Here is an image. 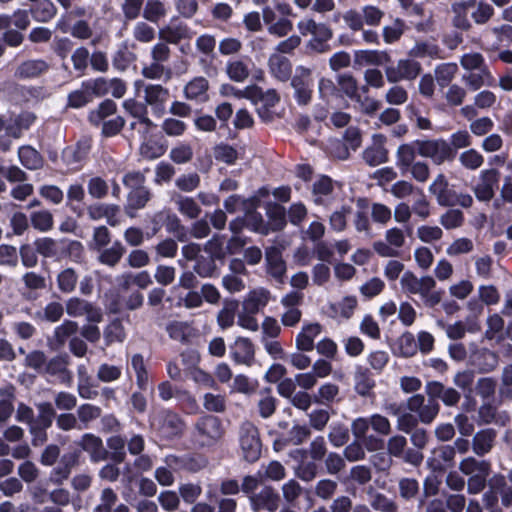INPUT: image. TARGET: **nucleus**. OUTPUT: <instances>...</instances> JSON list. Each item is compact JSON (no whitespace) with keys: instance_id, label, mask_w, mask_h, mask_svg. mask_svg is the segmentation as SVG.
<instances>
[{"instance_id":"1","label":"nucleus","mask_w":512,"mask_h":512,"mask_svg":"<svg viewBox=\"0 0 512 512\" xmlns=\"http://www.w3.org/2000/svg\"><path fill=\"white\" fill-rule=\"evenodd\" d=\"M370 429L376 435L385 437L391 432V423L387 417L378 413L368 417H358L352 421L351 432L354 438L363 441L367 450L375 451L382 447L383 441L373 435H368Z\"/></svg>"},{"instance_id":"2","label":"nucleus","mask_w":512,"mask_h":512,"mask_svg":"<svg viewBox=\"0 0 512 512\" xmlns=\"http://www.w3.org/2000/svg\"><path fill=\"white\" fill-rule=\"evenodd\" d=\"M404 293L419 295L427 306L433 307L440 303L442 293L435 291L436 281L430 275L417 277L412 271H405L400 279Z\"/></svg>"},{"instance_id":"3","label":"nucleus","mask_w":512,"mask_h":512,"mask_svg":"<svg viewBox=\"0 0 512 512\" xmlns=\"http://www.w3.org/2000/svg\"><path fill=\"white\" fill-rule=\"evenodd\" d=\"M224 429L219 418L215 416L201 417L195 424V439L202 446H211L223 436Z\"/></svg>"},{"instance_id":"4","label":"nucleus","mask_w":512,"mask_h":512,"mask_svg":"<svg viewBox=\"0 0 512 512\" xmlns=\"http://www.w3.org/2000/svg\"><path fill=\"white\" fill-rule=\"evenodd\" d=\"M417 147L420 156L430 158L436 165H441L454 157L452 147L443 139L417 140Z\"/></svg>"},{"instance_id":"5","label":"nucleus","mask_w":512,"mask_h":512,"mask_svg":"<svg viewBox=\"0 0 512 512\" xmlns=\"http://www.w3.org/2000/svg\"><path fill=\"white\" fill-rule=\"evenodd\" d=\"M297 28L301 35L307 36L311 34L314 38L309 45L316 48L319 52H325L326 47L323 42L332 38L331 29L324 23H318L313 18H303L297 23Z\"/></svg>"},{"instance_id":"6","label":"nucleus","mask_w":512,"mask_h":512,"mask_svg":"<svg viewBox=\"0 0 512 512\" xmlns=\"http://www.w3.org/2000/svg\"><path fill=\"white\" fill-rule=\"evenodd\" d=\"M240 447L246 460L256 461L261 454V442L257 427L251 422H244L239 432Z\"/></svg>"},{"instance_id":"7","label":"nucleus","mask_w":512,"mask_h":512,"mask_svg":"<svg viewBox=\"0 0 512 512\" xmlns=\"http://www.w3.org/2000/svg\"><path fill=\"white\" fill-rule=\"evenodd\" d=\"M421 64L413 59H400L396 65L385 68V76L389 83L395 84L402 80L412 81L421 73Z\"/></svg>"},{"instance_id":"8","label":"nucleus","mask_w":512,"mask_h":512,"mask_svg":"<svg viewBox=\"0 0 512 512\" xmlns=\"http://www.w3.org/2000/svg\"><path fill=\"white\" fill-rule=\"evenodd\" d=\"M151 424L165 438L180 435L184 428L180 417L171 411L158 412L153 416Z\"/></svg>"},{"instance_id":"9","label":"nucleus","mask_w":512,"mask_h":512,"mask_svg":"<svg viewBox=\"0 0 512 512\" xmlns=\"http://www.w3.org/2000/svg\"><path fill=\"white\" fill-rule=\"evenodd\" d=\"M294 97L299 105H307L312 98L313 79L311 71L305 67H298L291 80Z\"/></svg>"},{"instance_id":"10","label":"nucleus","mask_w":512,"mask_h":512,"mask_svg":"<svg viewBox=\"0 0 512 512\" xmlns=\"http://www.w3.org/2000/svg\"><path fill=\"white\" fill-rule=\"evenodd\" d=\"M499 182V172L494 169H486L480 172L478 181L473 187L475 197L481 202H489L495 195V188Z\"/></svg>"},{"instance_id":"11","label":"nucleus","mask_w":512,"mask_h":512,"mask_svg":"<svg viewBox=\"0 0 512 512\" xmlns=\"http://www.w3.org/2000/svg\"><path fill=\"white\" fill-rule=\"evenodd\" d=\"M65 307L66 313L71 317L85 316L87 321L93 323L102 321L103 314L101 309L86 300L72 297L67 300Z\"/></svg>"},{"instance_id":"12","label":"nucleus","mask_w":512,"mask_h":512,"mask_svg":"<svg viewBox=\"0 0 512 512\" xmlns=\"http://www.w3.org/2000/svg\"><path fill=\"white\" fill-rule=\"evenodd\" d=\"M230 354L235 363L250 366L255 358L254 345L246 337H237L230 345Z\"/></svg>"},{"instance_id":"13","label":"nucleus","mask_w":512,"mask_h":512,"mask_svg":"<svg viewBox=\"0 0 512 512\" xmlns=\"http://www.w3.org/2000/svg\"><path fill=\"white\" fill-rule=\"evenodd\" d=\"M194 36V32L187 24H169L161 27L158 31L160 40L177 45L181 41L190 40Z\"/></svg>"},{"instance_id":"14","label":"nucleus","mask_w":512,"mask_h":512,"mask_svg":"<svg viewBox=\"0 0 512 512\" xmlns=\"http://www.w3.org/2000/svg\"><path fill=\"white\" fill-rule=\"evenodd\" d=\"M208 90V80L203 76H196L186 83L183 94L189 101L205 103L209 100Z\"/></svg>"},{"instance_id":"15","label":"nucleus","mask_w":512,"mask_h":512,"mask_svg":"<svg viewBox=\"0 0 512 512\" xmlns=\"http://www.w3.org/2000/svg\"><path fill=\"white\" fill-rule=\"evenodd\" d=\"M250 501L255 512L261 509L274 512L280 505V497L272 487H264L258 494L251 496Z\"/></svg>"},{"instance_id":"16","label":"nucleus","mask_w":512,"mask_h":512,"mask_svg":"<svg viewBox=\"0 0 512 512\" xmlns=\"http://www.w3.org/2000/svg\"><path fill=\"white\" fill-rule=\"evenodd\" d=\"M429 192L436 198L440 206L448 207L453 199L455 190H453L445 175L438 174L428 188Z\"/></svg>"},{"instance_id":"17","label":"nucleus","mask_w":512,"mask_h":512,"mask_svg":"<svg viewBox=\"0 0 512 512\" xmlns=\"http://www.w3.org/2000/svg\"><path fill=\"white\" fill-rule=\"evenodd\" d=\"M144 98L147 105L152 107V110L158 114L162 115L165 111V103L169 98L168 89L162 87L161 85H148L144 90Z\"/></svg>"},{"instance_id":"18","label":"nucleus","mask_w":512,"mask_h":512,"mask_svg":"<svg viewBox=\"0 0 512 512\" xmlns=\"http://www.w3.org/2000/svg\"><path fill=\"white\" fill-rule=\"evenodd\" d=\"M250 101L255 105L262 103V107L257 109L258 114L264 121H270L272 120L270 109L276 106L280 101V97L275 89L263 91L262 88L258 86L257 96L250 99Z\"/></svg>"},{"instance_id":"19","label":"nucleus","mask_w":512,"mask_h":512,"mask_svg":"<svg viewBox=\"0 0 512 512\" xmlns=\"http://www.w3.org/2000/svg\"><path fill=\"white\" fill-rule=\"evenodd\" d=\"M271 299L272 295L268 289L258 287L247 293L243 300L242 307L243 310L258 313L270 302Z\"/></svg>"},{"instance_id":"20","label":"nucleus","mask_w":512,"mask_h":512,"mask_svg":"<svg viewBox=\"0 0 512 512\" xmlns=\"http://www.w3.org/2000/svg\"><path fill=\"white\" fill-rule=\"evenodd\" d=\"M358 307V299L354 295H347L329 305L332 318L337 320L350 319Z\"/></svg>"},{"instance_id":"21","label":"nucleus","mask_w":512,"mask_h":512,"mask_svg":"<svg viewBox=\"0 0 512 512\" xmlns=\"http://www.w3.org/2000/svg\"><path fill=\"white\" fill-rule=\"evenodd\" d=\"M322 327L318 323L305 324L295 339L296 348L302 352L314 349V340L321 333Z\"/></svg>"},{"instance_id":"22","label":"nucleus","mask_w":512,"mask_h":512,"mask_svg":"<svg viewBox=\"0 0 512 512\" xmlns=\"http://www.w3.org/2000/svg\"><path fill=\"white\" fill-rule=\"evenodd\" d=\"M267 272L278 282H283L286 273V265L277 248H269L266 251Z\"/></svg>"},{"instance_id":"23","label":"nucleus","mask_w":512,"mask_h":512,"mask_svg":"<svg viewBox=\"0 0 512 512\" xmlns=\"http://www.w3.org/2000/svg\"><path fill=\"white\" fill-rule=\"evenodd\" d=\"M417 154V141L405 143L398 147L396 151V165L402 173L407 172L408 168L416 162L415 159Z\"/></svg>"},{"instance_id":"24","label":"nucleus","mask_w":512,"mask_h":512,"mask_svg":"<svg viewBox=\"0 0 512 512\" xmlns=\"http://www.w3.org/2000/svg\"><path fill=\"white\" fill-rule=\"evenodd\" d=\"M496 432L493 429L478 431L472 439V448L476 455L483 456L491 451L494 446Z\"/></svg>"},{"instance_id":"25","label":"nucleus","mask_w":512,"mask_h":512,"mask_svg":"<svg viewBox=\"0 0 512 512\" xmlns=\"http://www.w3.org/2000/svg\"><path fill=\"white\" fill-rule=\"evenodd\" d=\"M79 445L90 454L91 460L94 462H99L105 460L107 452L103 447L102 440L93 435V434H85Z\"/></svg>"},{"instance_id":"26","label":"nucleus","mask_w":512,"mask_h":512,"mask_svg":"<svg viewBox=\"0 0 512 512\" xmlns=\"http://www.w3.org/2000/svg\"><path fill=\"white\" fill-rule=\"evenodd\" d=\"M390 62V56L384 51L358 50L355 52V63L359 65H384Z\"/></svg>"},{"instance_id":"27","label":"nucleus","mask_w":512,"mask_h":512,"mask_svg":"<svg viewBox=\"0 0 512 512\" xmlns=\"http://www.w3.org/2000/svg\"><path fill=\"white\" fill-rule=\"evenodd\" d=\"M462 80L473 91L479 90L482 86H491L494 83V77L488 67L470 72L464 75Z\"/></svg>"},{"instance_id":"28","label":"nucleus","mask_w":512,"mask_h":512,"mask_svg":"<svg viewBox=\"0 0 512 512\" xmlns=\"http://www.w3.org/2000/svg\"><path fill=\"white\" fill-rule=\"evenodd\" d=\"M150 199V192L145 187L132 190L128 195V203L125 207L126 214L133 218L135 217L136 210L145 207Z\"/></svg>"},{"instance_id":"29","label":"nucleus","mask_w":512,"mask_h":512,"mask_svg":"<svg viewBox=\"0 0 512 512\" xmlns=\"http://www.w3.org/2000/svg\"><path fill=\"white\" fill-rule=\"evenodd\" d=\"M417 353V343L411 332H405L395 342L394 354L409 358Z\"/></svg>"},{"instance_id":"30","label":"nucleus","mask_w":512,"mask_h":512,"mask_svg":"<svg viewBox=\"0 0 512 512\" xmlns=\"http://www.w3.org/2000/svg\"><path fill=\"white\" fill-rule=\"evenodd\" d=\"M268 65L271 73L281 81L287 80L292 71L289 60L279 54H272L269 57Z\"/></svg>"},{"instance_id":"31","label":"nucleus","mask_w":512,"mask_h":512,"mask_svg":"<svg viewBox=\"0 0 512 512\" xmlns=\"http://www.w3.org/2000/svg\"><path fill=\"white\" fill-rule=\"evenodd\" d=\"M409 56L412 58H441V49L437 44L431 41L416 42L410 49Z\"/></svg>"},{"instance_id":"32","label":"nucleus","mask_w":512,"mask_h":512,"mask_svg":"<svg viewBox=\"0 0 512 512\" xmlns=\"http://www.w3.org/2000/svg\"><path fill=\"white\" fill-rule=\"evenodd\" d=\"M18 157L24 167L29 170H37L43 166V158L39 152L31 146H22L18 150Z\"/></svg>"},{"instance_id":"33","label":"nucleus","mask_w":512,"mask_h":512,"mask_svg":"<svg viewBox=\"0 0 512 512\" xmlns=\"http://www.w3.org/2000/svg\"><path fill=\"white\" fill-rule=\"evenodd\" d=\"M226 74L230 80L242 83L250 75L249 63L242 59H234L226 65Z\"/></svg>"},{"instance_id":"34","label":"nucleus","mask_w":512,"mask_h":512,"mask_svg":"<svg viewBox=\"0 0 512 512\" xmlns=\"http://www.w3.org/2000/svg\"><path fill=\"white\" fill-rule=\"evenodd\" d=\"M33 18L37 22L46 23L57 14V8L51 0H41L31 9Z\"/></svg>"},{"instance_id":"35","label":"nucleus","mask_w":512,"mask_h":512,"mask_svg":"<svg viewBox=\"0 0 512 512\" xmlns=\"http://www.w3.org/2000/svg\"><path fill=\"white\" fill-rule=\"evenodd\" d=\"M166 331L170 338L179 341L187 342L194 335V329L190 324L183 321H173L166 327Z\"/></svg>"},{"instance_id":"36","label":"nucleus","mask_w":512,"mask_h":512,"mask_svg":"<svg viewBox=\"0 0 512 512\" xmlns=\"http://www.w3.org/2000/svg\"><path fill=\"white\" fill-rule=\"evenodd\" d=\"M98 252L99 262L104 265L113 267L120 261V259L124 255L125 248L119 241H116L112 244L111 247L104 248Z\"/></svg>"},{"instance_id":"37","label":"nucleus","mask_w":512,"mask_h":512,"mask_svg":"<svg viewBox=\"0 0 512 512\" xmlns=\"http://www.w3.org/2000/svg\"><path fill=\"white\" fill-rule=\"evenodd\" d=\"M14 391L13 386L0 388V422H6L14 411Z\"/></svg>"},{"instance_id":"38","label":"nucleus","mask_w":512,"mask_h":512,"mask_svg":"<svg viewBox=\"0 0 512 512\" xmlns=\"http://www.w3.org/2000/svg\"><path fill=\"white\" fill-rule=\"evenodd\" d=\"M103 337L107 346L122 343L126 338V333L121 320L115 319L110 322L103 331Z\"/></svg>"},{"instance_id":"39","label":"nucleus","mask_w":512,"mask_h":512,"mask_svg":"<svg viewBox=\"0 0 512 512\" xmlns=\"http://www.w3.org/2000/svg\"><path fill=\"white\" fill-rule=\"evenodd\" d=\"M143 18L151 23H158L167 15V8L160 0H147L143 9Z\"/></svg>"},{"instance_id":"40","label":"nucleus","mask_w":512,"mask_h":512,"mask_svg":"<svg viewBox=\"0 0 512 512\" xmlns=\"http://www.w3.org/2000/svg\"><path fill=\"white\" fill-rule=\"evenodd\" d=\"M47 67L43 60H28L18 66L15 74L21 78L36 77L45 72Z\"/></svg>"},{"instance_id":"41","label":"nucleus","mask_w":512,"mask_h":512,"mask_svg":"<svg viewBox=\"0 0 512 512\" xmlns=\"http://www.w3.org/2000/svg\"><path fill=\"white\" fill-rule=\"evenodd\" d=\"M433 459L429 460L433 469H443L452 464L455 450L452 446H442L433 451Z\"/></svg>"},{"instance_id":"42","label":"nucleus","mask_w":512,"mask_h":512,"mask_svg":"<svg viewBox=\"0 0 512 512\" xmlns=\"http://www.w3.org/2000/svg\"><path fill=\"white\" fill-rule=\"evenodd\" d=\"M475 6L474 0L459 1L453 5V11L455 13L454 24L458 28L468 29L470 22L468 20V12Z\"/></svg>"},{"instance_id":"43","label":"nucleus","mask_w":512,"mask_h":512,"mask_svg":"<svg viewBox=\"0 0 512 512\" xmlns=\"http://www.w3.org/2000/svg\"><path fill=\"white\" fill-rule=\"evenodd\" d=\"M258 93V86L248 85L243 89H238L232 85L224 84L220 88V94L222 96H233L237 99H247L250 101V99H253L257 96Z\"/></svg>"},{"instance_id":"44","label":"nucleus","mask_w":512,"mask_h":512,"mask_svg":"<svg viewBox=\"0 0 512 512\" xmlns=\"http://www.w3.org/2000/svg\"><path fill=\"white\" fill-rule=\"evenodd\" d=\"M131 367L136 374L137 385L145 390L148 386L149 377L146 365L141 354H134L131 358Z\"/></svg>"},{"instance_id":"45","label":"nucleus","mask_w":512,"mask_h":512,"mask_svg":"<svg viewBox=\"0 0 512 512\" xmlns=\"http://www.w3.org/2000/svg\"><path fill=\"white\" fill-rule=\"evenodd\" d=\"M123 107L133 117L138 118L141 124H144L146 127L153 126L152 121L147 117V108L142 103H139L133 99H128L124 101Z\"/></svg>"},{"instance_id":"46","label":"nucleus","mask_w":512,"mask_h":512,"mask_svg":"<svg viewBox=\"0 0 512 512\" xmlns=\"http://www.w3.org/2000/svg\"><path fill=\"white\" fill-rule=\"evenodd\" d=\"M32 226L41 232H47L53 228V215L48 210L33 212L30 216Z\"/></svg>"},{"instance_id":"47","label":"nucleus","mask_w":512,"mask_h":512,"mask_svg":"<svg viewBox=\"0 0 512 512\" xmlns=\"http://www.w3.org/2000/svg\"><path fill=\"white\" fill-rule=\"evenodd\" d=\"M363 159L370 166H377L388 160V152L381 145L369 147L363 152Z\"/></svg>"},{"instance_id":"48","label":"nucleus","mask_w":512,"mask_h":512,"mask_svg":"<svg viewBox=\"0 0 512 512\" xmlns=\"http://www.w3.org/2000/svg\"><path fill=\"white\" fill-rule=\"evenodd\" d=\"M459 469L466 475H474L481 472H489L490 464L487 461H478L473 457H467L460 462Z\"/></svg>"},{"instance_id":"49","label":"nucleus","mask_w":512,"mask_h":512,"mask_svg":"<svg viewBox=\"0 0 512 512\" xmlns=\"http://www.w3.org/2000/svg\"><path fill=\"white\" fill-rule=\"evenodd\" d=\"M458 67L455 63H443L435 68L437 83L444 87L448 85L457 73Z\"/></svg>"},{"instance_id":"50","label":"nucleus","mask_w":512,"mask_h":512,"mask_svg":"<svg viewBox=\"0 0 512 512\" xmlns=\"http://www.w3.org/2000/svg\"><path fill=\"white\" fill-rule=\"evenodd\" d=\"M352 208L343 205L340 209L334 211L329 219L330 227L336 232H342L347 226V217L350 216Z\"/></svg>"},{"instance_id":"51","label":"nucleus","mask_w":512,"mask_h":512,"mask_svg":"<svg viewBox=\"0 0 512 512\" xmlns=\"http://www.w3.org/2000/svg\"><path fill=\"white\" fill-rule=\"evenodd\" d=\"M385 288V282L379 277L368 279L359 287V292L365 298H373L382 293Z\"/></svg>"},{"instance_id":"52","label":"nucleus","mask_w":512,"mask_h":512,"mask_svg":"<svg viewBox=\"0 0 512 512\" xmlns=\"http://www.w3.org/2000/svg\"><path fill=\"white\" fill-rule=\"evenodd\" d=\"M405 31V23L400 20H394L390 25L383 27V39L385 43L392 44L398 41Z\"/></svg>"},{"instance_id":"53","label":"nucleus","mask_w":512,"mask_h":512,"mask_svg":"<svg viewBox=\"0 0 512 512\" xmlns=\"http://www.w3.org/2000/svg\"><path fill=\"white\" fill-rule=\"evenodd\" d=\"M78 276L72 268H67L57 277L58 288L64 293L72 292L77 284Z\"/></svg>"},{"instance_id":"54","label":"nucleus","mask_w":512,"mask_h":512,"mask_svg":"<svg viewBox=\"0 0 512 512\" xmlns=\"http://www.w3.org/2000/svg\"><path fill=\"white\" fill-rule=\"evenodd\" d=\"M439 222L447 230L456 229L462 226L464 215L460 210L450 209L440 216Z\"/></svg>"},{"instance_id":"55","label":"nucleus","mask_w":512,"mask_h":512,"mask_svg":"<svg viewBox=\"0 0 512 512\" xmlns=\"http://www.w3.org/2000/svg\"><path fill=\"white\" fill-rule=\"evenodd\" d=\"M36 251L44 257L56 258L59 255V245L51 238H41L35 241Z\"/></svg>"},{"instance_id":"56","label":"nucleus","mask_w":512,"mask_h":512,"mask_svg":"<svg viewBox=\"0 0 512 512\" xmlns=\"http://www.w3.org/2000/svg\"><path fill=\"white\" fill-rule=\"evenodd\" d=\"M258 409L262 418H269L274 414L276 410V399L271 395L270 389L261 392Z\"/></svg>"},{"instance_id":"57","label":"nucleus","mask_w":512,"mask_h":512,"mask_svg":"<svg viewBox=\"0 0 512 512\" xmlns=\"http://www.w3.org/2000/svg\"><path fill=\"white\" fill-rule=\"evenodd\" d=\"M45 370L51 375H60L63 380H71V374L67 370V361L64 357H55L51 359L45 366Z\"/></svg>"},{"instance_id":"58","label":"nucleus","mask_w":512,"mask_h":512,"mask_svg":"<svg viewBox=\"0 0 512 512\" xmlns=\"http://www.w3.org/2000/svg\"><path fill=\"white\" fill-rule=\"evenodd\" d=\"M408 100V92L407 90L395 83L391 86L385 93V101L390 105H403Z\"/></svg>"},{"instance_id":"59","label":"nucleus","mask_w":512,"mask_h":512,"mask_svg":"<svg viewBox=\"0 0 512 512\" xmlns=\"http://www.w3.org/2000/svg\"><path fill=\"white\" fill-rule=\"evenodd\" d=\"M416 234L423 243H433L443 237V230L439 226L421 225Z\"/></svg>"},{"instance_id":"60","label":"nucleus","mask_w":512,"mask_h":512,"mask_svg":"<svg viewBox=\"0 0 512 512\" xmlns=\"http://www.w3.org/2000/svg\"><path fill=\"white\" fill-rule=\"evenodd\" d=\"M203 406L207 411L222 413L226 409L225 396L220 394L206 393L203 396Z\"/></svg>"},{"instance_id":"61","label":"nucleus","mask_w":512,"mask_h":512,"mask_svg":"<svg viewBox=\"0 0 512 512\" xmlns=\"http://www.w3.org/2000/svg\"><path fill=\"white\" fill-rule=\"evenodd\" d=\"M461 66L467 71H474L486 68L484 57L477 52L466 53L460 59Z\"/></svg>"},{"instance_id":"62","label":"nucleus","mask_w":512,"mask_h":512,"mask_svg":"<svg viewBox=\"0 0 512 512\" xmlns=\"http://www.w3.org/2000/svg\"><path fill=\"white\" fill-rule=\"evenodd\" d=\"M261 477L271 481H281L286 477L285 467L278 461H271L263 467Z\"/></svg>"},{"instance_id":"63","label":"nucleus","mask_w":512,"mask_h":512,"mask_svg":"<svg viewBox=\"0 0 512 512\" xmlns=\"http://www.w3.org/2000/svg\"><path fill=\"white\" fill-rule=\"evenodd\" d=\"M459 161L465 168L476 170L482 166L484 158L478 151L469 149L460 154Z\"/></svg>"},{"instance_id":"64","label":"nucleus","mask_w":512,"mask_h":512,"mask_svg":"<svg viewBox=\"0 0 512 512\" xmlns=\"http://www.w3.org/2000/svg\"><path fill=\"white\" fill-rule=\"evenodd\" d=\"M204 250L213 259H222L227 253V249L224 247V241L221 236H214L208 240L204 246Z\"/></svg>"}]
</instances>
